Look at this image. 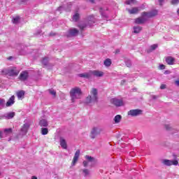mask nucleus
I'll return each mask as SVG.
<instances>
[{
	"label": "nucleus",
	"instance_id": "1",
	"mask_svg": "<svg viewBox=\"0 0 179 179\" xmlns=\"http://www.w3.org/2000/svg\"><path fill=\"white\" fill-rule=\"evenodd\" d=\"M156 15H157V10H152L150 12H143L142 13L141 17L136 19L135 23H136V24H142V23H145L148 19L155 17Z\"/></svg>",
	"mask_w": 179,
	"mask_h": 179
},
{
	"label": "nucleus",
	"instance_id": "2",
	"mask_svg": "<svg viewBox=\"0 0 179 179\" xmlns=\"http://www.w3.org/2000/svg\"><path fill=\"white\" fill-rule=\"evenodd\" d=\"M99 92L97 90H92L90 94L85 98L84 103L87 106H94L96 103H99Z\"/></svg>",
	"mask_w": 179,
	"mask_h": 179
},
{
	"label": "nucleus",
	"instance_id": "3",
	"mask_svg": "<svg viewBox=\"0 0 179 179\" xmlns=\"http://www.w3.org/2000/svg\"><path fill=\"white\" fill-rule=\"evenodd\" d=\"M87 24L86 22H81L78 24V27L80 29V30H83L87 26L92 27L93 26V23H96V18H94V16L90 15L87 19Z\"/></svg>",
	"mask_w": 179,
	"mask_h": 179
},
{
	"label": "nucleus",
	"instance_id": "4",
	"mask_svg": "<svg viewBox=\"0 0 179 179\" xmlns=\"http://www.w3.org/2000/svg\"><path fill=\"white\" fill-rule=\"evenodd\" d=\"M70 96L71 98V102L75 103L78 99H80L82 97V91L81 90H71L70 92Z\"/></svg>",
	"mask_w": 179,
	"mask_h": 179
},
{
	"label": "nucleus",
	"instance_id": "5",
	"mask_svg": "<svg viewBox=\"0 0 179 179\" xmlns=\"http://www.w3.org/2000/svg\"><path fill=\"white\" fill-rule=\"evenodd\" d=\"M101 132V128L100 127H94L91 131V138L94 139L97 135H100Z\"/></svg>",
	"mask_w": 179,
	"mask_h": 179
},
{
	"label": "nucleus",
	"instance_id": "6",
	"mask_svg": "<svg viewBox=\"0 0 179 179\" xmlns=\"http://www.w3.org/2000/svg\"><path fill=\"white\" fill-rule=\"evenodd\" d=\"M143 111L141 109H134L130 110L128 112V115H131V117H138V115H141Z\"/></svg>",
	"mask_w": 179,
	"mask_h": 179
},
{
	"label": "nucleus",
	"instance_id": "7",
	"mask_svg": "<svg viewBox=\"0 0 179 179\" xmlns=\"http://www.w3.org/2000/svg\"><path fill=\"white\" fill-rule=\"evenodd\" d=\"M110 103H112V104H114V106H116V107H121V106H124V101L117 98H113L110 99Z\"/></svg>",
	"mask_w": 179,
	"mask_h": 179
},
{
	"label": "nucleus",
	"instance_id": "8",
	"mask_svg": "<svg viewBox=\"0 0 179 179\" xmlns=\"http://www.w3.org/2000/svg\"><path fill=\"white\" fill-rule=\"evenodd\" d=\"M19 72H20V71L16 67H13L11 69L8 71V73L10 76H17V75H19Z\"/></svg>",
	"mask_w": 179,
	"mask_h": 179
},
{
	"label": "nucleus",
	"instance_id": "9",
	"mask_svg": "<svg viewBox=\"0 0 179 179\" xmlns=\"http://www.w3.org/2000/svg\"><path fill=\"white\" fill-rule=\"evenodd\" d=\"M79 156H80V150H77L74 155L71 166H75L76 163H78V160H79Z\"/></svg>",
	"mask_w": 179,
	"mask_h": 179
},
{
	"label": "nucleus",
	"instance_id": "10",
	"mask_svg": "<svg viewBox=\"0 0 179 179\" xmlns=\"http://www.w3.org/2000/svg\"><path fill=\"white\" fill-rule=\"evenodd\" d=\"M163 164L165 166H177L178 164V161H177V160L164 159L163 161Z\"/></svg>",
	"mask_w": 179,
	"mask_h": 179
},
{
	"label": "nucleus",
	"instance_id": "11",
	"mask_svg": "<svg viewBox=\"0 0 179 179\" xmlns=\"http://www.w3.org/2000/svg\"><path fill=\"white\" fill-rule=\"evenodd\" d=\"M29 128H30V124L29 123H24L22 128H21V134L22 135H26L29 131Z\"/></svg>",
	"mask_w": 179,
	"mask_h": 179
},
{
	"label": "nucleus",
	"instance_id": "12",
	"mask_svg": "<svg viewBox=\"0 0 179 179\" xmlns=\"http://www.w3.org/2000/svg\"><path fill=\"white\" fill-rule=\"evenodd\" d=\"M127 12H129V13L130 15H135V14L141 12V7H134L131 9L127 8Z\"/></svg>",
	"mask_w": 179,
	"mask_h": 179
},
{
	"label": "nucleus",
	"instance_id": "13",
	"mask_svg": "<svg viewBox=\"0 0 179 179\" xmlns=\"http://www.w3.org/2000/svg\"><path fill=\"white\" fill-rule=\"evenodd\" d=\"M78 33H79V30H78V29H76V28H73V29H70V30L69 31V35H68V36H69V37H73V36H78Z\"/></svg>",
	"mask_w": 179,
	"mask_h": 179
},
{
	"label": "nucleus",
	"instance_id": "14",
	"mask_svg": "<svg viewBox=\"0 0 179 179\" xmlns=\"http://www.w3.org/2000/svg\"><path fill=\"white\" fill-rule=\"evenodd\" d=\"M91 75H94V76H96L97 78H101L104 75V73L98 70H94L90 71Z\"/></svg>",
	"mask_w": 179,
	"mask_h": 179
},
{
	"label": "nucleus",
	"instance_id": "15",
	"mask_svg": "<svg viewBox=\"0 0 179 179\" xmlns=\"http://www.w3.org/2000/svg\"><path fill=\"white\" fill-rule=\"evenodd\" d=\"M20 80H27L29 78V73L27 71H22L20 75Z\"/></svg>",
	"mask_w": 179,
	"mask_h": 179
},
{
	"label": "nucleus",
	"instance_id": "16",
	"mask_svg": "<svg viewBox=\"0 0 179 179\" xmlns=\"http://www.w3.org/2000/svg\"><path fill=\"white\" fill-rule=\"evenodd\" d=\"M15 104V96L13 95L10 97L8 101L6 102V107H11V106H13Z\"/></svg>",
	"mask_w": 179,
	"mask_h": 179
},
{
	"label": "nucleus",
	"instance_id": "17",
	"mask_svg": "<svg viewBox=\"0 0 179 179\" xmlns=\"http://www.w3.org/2000/svg\"><path fill=\"white\" fill-rule=\"evenodd\" d=\"M166 62L168 65H174V62H176V59L173 57H167L166 58Z\"/></svg>",
	"mask_w": 179,
	"mask_h": 179
},
{
	"label": "nucleus",
	"instance_id": "18",
	"mask_svg": "<svg viewBox=\"0 0 179 179\" xmlns=\"http://www.w3.org/2000/svg\"><path fill=\"white\" fill-rule=\"evenodd\" d=\"M24 94H26V92L23 90L17 92L18 100H23V99H24Z\"/></svg>",
	"mask_w": 179,
	"mask_h": 179
},
{
	"label": "nucleus",
	"instance_id": "19",
	"mask_svg": "<svg viewBox=\"0 0 179 179\" xmlns=\"http://www.w3.org/2000/svg\"><path fill=\"white\" fill-rule=\"evenodd\" d=\"M78 76L80 78H85V79H89V78H90V76H92V74L90 73V71L89 73H80V74H78Z\"/></svg>",
	"mask_w": 179,
	"mask_h": 179
},
{
	"label": "nucleus",
	"instance_id": "20",
	"mask_svg": "<svg viewBox=\"0 0 179 179\" xmlns=\"http://www.w3.org/2000/svg\"><path fill=\"white\" fill-rule=\"evenodd\" d=\"M60 145L63 149H66L68 148L66 141L65 139H64V138H60Z\"/></svg>",
	"mask_w": 179,
	"mask_h": 179
},
{
	"label": "nucleus",
	"instance_id": "21",
	"mask_svg": "<svg viewBox=\"0 0 179 179\" xmlns=\"http://www.w3.org/2000/svg\"><path fill=\"white\" fill-rule=\"evenodd\" d=\"M14 117H15V112H10L4 115V117L6 120H11V118H13Z\"/></svg>",
	"mask_w": 179,
	"mask_h": 179
},
{
	"label": "nucleus",
	"instance_id": "22",
	"mask_svg": "<svg viewBox=\"0 0 179 179\" xmlns=\"http://www.w3.org/2000/svg\"><path fill=\"white\" fill-rule=\"evenodd\" d=\"M40 127H48V122L46 120L42 119L39 122Z\"/></svg>",
	"mask_w": 179,
	"mask_h": 179
},
{
	"label": "nucleus",
	"instance_id": "23",
	"mask_svg": "<svg viewBox=\"0 0 179 179\" xmlns=\"http://www.w3.org/2000/svg\"><path fill=\"white\" fill-rule=\"evenodd\" d=\"M13 130L12 128L9 129H5L3 133V135H6V136H8V135H10L12 134Z\"/></svg>",
	"mask_w": 179,
	"mask_h": 179
},
{
	"label": "nucleus",
	"instance_id": "24",
	"mask_svg": "<svg viewBox=\"0 0 179 179\" xmlns=\"http://www.w3.org/2000/svg\"><path fill=\"white\" fill-rule=\"evenodd\" d=\"M157 48V45L155 44V45H152L151 46H150V48L147 50V52H152V51H155V50H156V48Z\"/></svg>",
	"mask_w": 179,
	"mask_h": 179
},
{
	"label": "nucleus",
	"instance_id": "25",
	"mask_svg": "<svg viewBox=\"0 0 179 179\" xmlns=\"http://www.w3.org/2000/svg\"><path fill=\"white\" fill-rule=\"evenodd\" d=\"M121 118H122V117H121V115H116L115 117H114V122H115V124H118L121 122Z\"/></svg>",
	"mask_w": 179,
	"mask_h": 179
},
{
	"label": "nucleus",
	"instance_id": "26",
	"mask_svg": "<svg viewBox=\"0 0 179 179\" xmlns=\"http://www.w3.org/2000/svg\"><path fill=\"white\" fill-rule=\"evenodd\" d=\"M141 30H142V27H141L140 26L134 27L133 33H135L136 34H138V33H139L141 31Z\"/></svg>",
	"mask_w": 179,
	"mask_h": 179
},
{
	"label": "nucleus",
	"instance_id": "27",
	"mask_svg": "<svg viewBox=\"0 0 179 179\" xmlns=\"http://www.w3.org/2000/svg\"><path fill=\"white\" fill-rule=\"evenodd\" d=\"M103 65H105V66H111V59H105V61L103 62Z\"/></svg>",
	"mask_w": 179,
	"mask_h": 179
},
{
	"label": "nucleus",
	"instance_id": "28",
	"mask_svg": "<svg viewBox=\"0 0 179 179\" xmlns=\"http://www.w3.org/2000/svg\"><path fill=\"white\" fill-rule=\"evenodd\" d=\"M165 129H166L171 134H173V127H171V124H165Z\"/></svg>",
	"mask_w": 179,
	"mask_h": 179
},
{
	"label": "nucleus",
	"instance_id": "29",
	"mask_svg": "<svg viewBox=\"0 0 179 179\" xmlns=\"http://www.w3.org/2000/svg\"><path fill=\"white\" fill-rule=\"evenodd\" d=\"M19 22H20V17H19V16L15 17L13 19V23L14 24H17V23H19Z\"/></svg>",
	"mask_w": 179,
	"mask_h": 179
},
{
	"label": "nucleus",
	"instance_id": "30",
	"mask_svg": "<svg viewBox=\"0 0 179 179\" xmlns=\"http://www.w3.org/2000/svg\"><path fill=\"white\" fill-rule=\"evenodd\" d=\"M136 3V0H127L126 1V5H134Z\"/></svg>",
	"mask_w": 179,
	"mask_h": 179
},
{
	"label": "nucleus",
	"instance_id": "31",
	"mask_svg": "<svg viewBox=\"0 0 179 179\" xmlns=\"http://www.w3.org/2000/svg\"><path fill=\"white\" fill-rule=\"evenodd\" d=\"M73 20L74 22H78L79 20V13H76L73 16Z\"/></svg>",
	"mask_w": 179,
	"mask_h": 179
},
{
	"label": "nucleus",
	"instance_id": "32",
	"mask_svg": "<svg viewBox=\"0 0 179 179\" xmlns=\"http://www.w3.org/2000/svg\"><path fill=\"white\" fill-rule=\"evenodd\" d=\"M83 173L85 177H87L90 174V171L88 169H83Z\"/></svg>",
	"mask_w": 179,
	"mask_h": 179
},
{
	"label": "nucleus",
	"instance_id": "33",
	"mask_svg": "<svg viewBox=\"0 0 179 179\" xmlns=\"http://www.w3.org/2000/svg\"><path fill=\"white\" fill-rule=\"evenodd\" d=\"M41 134H42V135H47V134H48V129L42 128L41 129Z\"/></svg>",
	"mask_w": 179,
	"mask_h": 179
},
{
	"label": "nucleus",
	"instance_id": "34",
	"mask_svg": "<svg viewBox=\"0 0 179 179\" xmlns=\"http://www.w3.org/2000/svg\"><path fill=\"white\" fill-rule=\"evenodd\" d=\"M42 64L43 65H48V57H44L42 60Z\"/></svg>",
	"mask_w": 179,
	"mask_h": 179
},
{
	"label": "nucleus",
	"instance_id": "35",
	"mask_svg": "<svg viewBox=\"0 0 179 179\" xmlns=\"http://www.w3.org/2000/svg\"><path fill=\"white\" fill-rule=\"evenodd\" d=\"M85 159L88 160V162H94V158L89 155H86Z\"/></svg>",
	"mask_w": 179,
	"mask_h": 179
},
{
	"label": "nucleus",
	"instance_id": "36",
	"mask_svg": "<svg viewBox=\"0 0 179 179\" xmlns=\"http://www.w3.org/2000/svg\"><path fill=\"white\" fill-rule=\"evenodd\" d=\"M126 65L127 66H128V68H130V66H132V62H131V60H127Z\"/></svg>",
	"mask_w": 179,
	"mask_h": 179
},
{
	"label": "nucleus",
	"instance_id": "37",
	"mask_svg": "<svg viewBox=\"0 0 179 179\" xmlns=\"http://www.w3.org/2000/svg\"><path fill=\"white\" fill-rule=\"evenodd\" d=\"M49 93L50 94H52L53 97H55V96L57 95V92H55V90H50Z\"/></svg>",
	"mask_w": 179,
	"mask_h": 179
},
{
	"label": "nucleus",
	"instance_id": "38",
	"mask_svg": "<svg viewBox=\"0 0 179 179\" xmlns=\"http://www.w3.org/2000/svg\"><path fill=\"white\" fill-rule=\"evenodd\" d=\"M171 3H172V5H178L179 0H171Z\"/></svg>",
	"mask_w": 179,
	"mask_h": 179
},
{
	"label": "nucleus",
	"instance_id": "39",
	"mask_svg": "<svg viewBox=\"0 0 179 179\" xmlns=\"http://www.w3.org/2000/svg\"><path fill=\"white\" fill-rule=\"evenodd\" d=\"M28 2H29V0H21L20 4L21 5H27Z\"/></svg>",
	"mask_w": 179,
	"mask_h": 179
},
{
	"label": "nucleus",
	"instance_id": "40",
	"mask_svg": "<svg viewBox=\"0 0 179 179\" xmlns=\"http://www.w3.org/2000/svg\"><path fill=\"white\" fill-rule=\"evenodd\" d=\"M158 3L160 6H162V5L164 3V0H158Z\"/></svg>",
	"mask_w": 179,
	"mask_h": 179
},
{
	"label": "nucleus",
	"instance_id": "41",
	"mask_svg": "<svg viewBox=\"0 0 179 179\" xmlns=\"http://www.w3.org/2000/svg\"><path fill=\"white\" fill-rule=\"evenodd\" d=\"M159 69H166V66L164 64H161L159 66Z\"/></svg>",
	"mask_w": 179,
	"mask_h": 179
},
{
	"label": "nucleus",
	"instance_id": "42",
	"mask_svg": "<svg viewBox=\"0 0 179 179\" xmlns=\"http://www.w3.org/2000/svg\"><path fill=\"white\" fill-rule=\"evenodd\" d=\"M83 164L84 167H87V164H89V162H87V161H84L83 162Z\"/></svg>",
	"mask_w": 179,
	"mask_h": 179
},
{
	"label": "nucleus",
	"instance_id": "43",
	"mask_svg": "<svg viewBox=\"0 0 179 179\" xmlns=\"http://www.w3.org/2000/svg\"><path fill=\"white\" fill-rule=\"evenodd\" d=\"M160 89H161V90L166 89V85H165V84H162V85L160 86Z\"/></svg>",
	"mask_w": 179,
	"mask_h": 179
},
{
	"label": "nucleus",
	"instance_id": "44",
	"mask_svg": "<svg viewBox=\"0 0 179 179\" xmlns=\"http://www.w3.org/2000/svg\"><path fill=\"white\" fill-rule=\"evenodd\" d=\"M3 138V133H2L1 131H0V139Z\"/></svg>",
	"mask_w": 179,
	"mask_h": 179
},
{
	"label": "nucleus",
	"instance_id": "45",
	"mask_svg": "<svg viewBox=\"0 0 179 179\" xmlns=\"http://www.w3.org/2000/svg\"><path fill=\"white\" fill-rule=\"evenodd\" d=\"M164 73H165V75H169V74H170V71H165Z\"/></svg>",
	"mask_w": 179,
	"mask_h": 179
},
{
	"label": "nucleus",
	"instance_id": "46",
	"mask_svg": "<svg viewBox=\"0 0 179 179\" xmlns=\"http://www.w3.org/2000/svg\"><path fill=\"white\" fill-rule=\"evenodd\" d=\"M175 85H176V86H179V80L175 81Z\"/></svg>",
	"mask_w": 179,
	"mask_h": 179
},
{
	"label": "nucleus",
	"instance_id": "47",
	"mask_svg": "<svg viewBox=\"0 0 179 179\" xmlns=\"http://www.w3.org/2000/svg\"><path fill=\"white\" fill-rule=\"evenodd\" d=\"M72 90H80V88L76 87L72 89Z\"/></svg>",
	"mask_w": 179,
	"mask_h": 179
},
{
	"label": "nucleus",
	"instance_id": "48",
	"mask_svg": "<svg viewBox=\"0 0 179 179\" xmlns=\"http://www.w3.org/2000/svg\"><path fill=\"white\" fill-rule=\"evenodd\" d=\"M100 12H101V15L103 17H107V15L103 14V13H101V11H100Z\"/></svg>",
	"mask_w": 179,
	"mask_h": 179
},
{
	"label": "nucleus",
	"instance_id": "49",
	"mask_svg": "<svg viewBox=\"0 0 179 179\" xmlns=\"http://www.w3.org/2000/svg\"><path fill=\"white\" fill-rule=\"evenodd\" d=\"M125 80H122V81H121V85H124V83H125Z\"/></svg>",
	"mask_w": 179,
	"mask_h": 179
},
{
	"label": "nucleus",
	"instance_id": "50",
	"mask_svg": "<svg viewBox=\"0 0 179 179\" xmlns=\"http://www.w3.org/2000/svg\"><path fill=\"white\" fill-rule=\"evenodd\" d=\"M88 2H91V3H94V0H88Z\"/></svg>",
	"mask_w": 179,
	"mask_h": 179
},
{
	"label": "nucleus",
	"instance_id": "51",
	"mask_svg": "<svg viewBox=\"0 0 179 179\" xmlns=\"http://www.w3.org/2000/svg\"><path fill=\"white\" fill-rule=\"evenodd\" d=\"M120 52V49H117L115 51V54H118Z\"/></svg>",
	"mask_w": 179,
	"mask_h": 179
},
{
	"label": "nucleus",
	"instance_id": "52",
	"mask_svg": "<svg viewBox=\"0 0 179 179\" xmlns=\"http://www.w3.org/2000/svg\"><path fill=\"white\" fill-rule=\"evenodd\" d=\"M13 59V57H8V60H10V59Z\"/></svg>",
	"mask_w": 179,
	"mask_h": 179
},
{
	"label": "nucleus",
	"instance_id": "53",
	"mask_svg": "<svg viewBox=\"0 0 179 179\" xmlns=\"http://www.w3.org/2000/svg\"><path fill=\"white\" fill-rule=\"evenodd\" d=\"M152 99H154V100L156 99V96H155V95H152Z\"/></svg>",
	"mask_w": 179,
	"mask_h": 179
},
{
	"label": "nucleus",
	"instance_id": "54",
	"mask_svg": "<svg viewBox=\"0 0 179 179\" xmlns=\"http://www.w3.org/2000/svg\"><path fill=\"white\" fill-rule=\"evenodd\" d=\"M31 179H37V177H36V176H32Z\"/></svg>",
	"mask_w": 179,
	"mask_h": 179
},
{
	"label": "nucleus",
	"instance_id": "55",
	"mask_svg": "<svg viewBox=\"0 0 179 179\" xmlns=\"http://www.w3.org/2000/svg\"><path fill=\"white\" fill-rule=\"evenodd\" d=\"M62 8V7H59L57 10H61Z\"/></svg>",
	"mask_w": 179,
	"mask_h": 179
},
{
	"label": "nucleus",
	"instance_id": "56",
	"mask_svg": "<svg viewBox=\"0 0 179 179\" xmlns=\"http://www.w3.org/2000/svg\"><path fill=\"white\" fill-rule=\"evenodd\" d=\"M3 100H0V106H1V103H3Z\"/></svg>",
	"mask_w": 179,
	"mask_h": 179
},
{
	"label": "nucleus",
	"instance_id": "57",
	"mask_svg": "<svg viewBox=\"0 0 179 179\" xmlns=\"http://www.w3.org/2000/svg\"><path fill=\"white\" fill-rule=\"evenodd\" d=\"M178 13L179 14V8L178 9Z\"/></svg>",
	"mask_w": 179,
	"mask_h": 179
},
{
	"label": "nucleus",
	"instance_id": "58",
	"mask_svg": "<svg viewBox=\"0 0 179 179\" xmlns=\"http://www.w3.org/2000/svg\"><path fill=\"white\" fill-rule=\"evenodd\" d=\"M92 90H96V89H92Z\"/></svg>",
	"mask_w": 179,
	"mask_h": 179
},
{
	"label": "nucleus",
	"instance_id": "59",
	"mask_svg": "<svg viewBox=\"0 0 179 179\" xmlns=\"http://www.w3.org/2000/svg\"><path fill=\"white\" fill-rule=\"evenodd\" d=\"M0 176H1V173H0Z\"/></svg>",
	"mask_w": 179,
	"mask_h": 179
}]
</instances>
